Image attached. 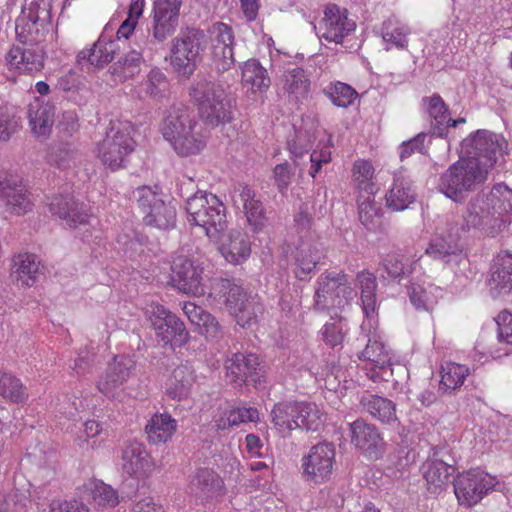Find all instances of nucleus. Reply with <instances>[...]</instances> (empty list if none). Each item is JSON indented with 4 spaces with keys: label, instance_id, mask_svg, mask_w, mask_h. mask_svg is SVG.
Wrapping results in <instances>:
<instances>
[{
    "label": "nucleus",
    "instance_id": "18",
    "mask_svg": "<svg viewBox=\"0 0 512 512\" xmlns=\"http://www.w3.org/2000/svg\"><path fill=\"white\" fill-rule=\"evenodd\" d=\"M356 29V22L349 18L348 11L330 3L325 6L319 23L321 37L328 42L340 44Z\"/></svg>",
    "mask_w": 512,
    "mask_h": 512
},
{
    "label": "nucleus",
    "instance_id": "39",
    "mask_svg": "<svg viewBox=\"0 0 512 512\" xmlns=\"http://www.w3.org/2000/svg\"><path fill=\"white\" fill-rule=\"evenodd\" d=\"M441 288L426 281H413L408 286L411 304L418 311L432 312L438 304Z\"/></svg>",
    "mask_w": 512,
    "mask_h": 512
},
{
    "label": "nucleus",
    "instance_id": "23",
    "mask_svg": "<svg viewBox=\"0 0 512 512\" xmlns=\"http://www.w3.org/2000/svg\"><path fill=\"white\" fill-rule=\"evenodd\" d=\"M196 380L197 374L193 364L188 360H181L167 377L164 394L170 400L185 401L190 397Z\"/></svg>",
    "mask_w": 512,
    "mask_h": 512
},
{
    "label": "nucleus",
    "instance_id": "30",
    "mask_svg": "<svg viewBox=\"0 0 512 512\" xmlns=\"http://www.w3.org/2000/svg\"><path fill=\"white\" fill-rule=\"evenodd\" d=\"M190 492L201 499L208 501L224 493L223 479L210 468H199L190 480Z\"/></svg>",
    "mask_w": 512,
    "mask_h": 512
},
{
    "label": "nucleus",
    "instance_id": "14",
    "mask_svg": "<svg viewBox=\"0 0 512 512\" xmlns=\"http://www.w3.org/2000/svg\"><path fill=\"white\" fill-rule=\"evenodd\" d=\"M496 485L494 476L487 472L472 468L460 473L454 480V493L458 503L464 507H472Z\"/></svg>",
    "mask_w": 512,
    "mask_h": 512
},
{
    "label": "nucleus",
    "instance_id": "54",
    "mask_svg": "<svg viewBox=\"0 0 512 512\" xmlns=\"http://www.w3.org/2000/svg\"><path fill=\"white\" fill-rule=\"evenodd\" d=\"M78 152L70 143H58L50 147L47 162L59 170L73 168L77 164Z\"/></svg>",
    "mask_w": 512,
    "mask_h": 512
},
{
    "label": "nucleus",
    "instance_id": "17",
    "mask_svg": "<svg viewBox=\"0 0 512 512\" xmlns=\"http://www.w3.org/2000/svg\"><path fill=\"white\" fill-rule=\"evenodd\" d=\"M49 211L74 229L86 228L96 218L90 206L71 196H54L49 203Z\"/></svg>",
    "mask_w": 512,
    "mask_h": 512
},
{
    "label": "nucleus",
    "instance_id": "24",
    "mask_svg": "<svg viewBox=\"0 0 512 512\" xmlns=\"http://www.w3.org/2000/svg\"><path fill=\"white\" fill-rule=\"evenodd\" d=\"M351 443L371 459H378L383 452V439L377 428L358 419L350 424Z\"/></svg>",
    "mask_w": 512,
    "mask_h": 512
},
{
    "label": "nucleus",
    "instance_id": "25",
    "mask_svg": "<svg viewBox=\"0 0 512 512\" xmlns=\"http://www.w3.org/2000/svg\"><path fill=\"white\" fill-rule=\"evenodd\" d=\"M50 17L25 9L16 19L15 33L17 41L38 45L48 32Z\"/></svg>",
    "mask_w": 512,
    "mask_h": 512
},
{
    "label": "nucleus",
    "instance_id": "26",
    "mask_svg": "<svg viewBox=\"0 0 512 512\" xmlns=\"http://www.w3.org/2000/svg\"><path fill=\"white\" fill-rule=\"evenodd\" d=\"M502 142L500 137L487 130H478L469 139L464 142L465 147H470L469 153L473 154L471 157L482 160V164H490L491 170L497 160V154L502 150Z\"/></svg>",
    "mask_w": 512,
    "mask_h": 512
},
{
    "label": "nucleus",
    "instance_id": "61",
    "mask_svg": "<svg viewBox=\"0 0 512 512\" xmlns=\"http://www.w3.org/2000/svg\"><path fill=\"white\" fill-rule=\"evenodd\" d=\"M227 45H235V36L232 27L223 22L213 24L210 49Z\"/></svg>",
    "mask_w": 512,
    "mask_h": 512
},
{
    "label": "nucleus",
    "instance_id": "59",
    "mask_svg": "<svg viewBox=\"0 0 512 512\" xmlns=\"http://www.w3.org/2000/svg\"><path fill=\"white\" fill-rule=\"evenodd\" d=\"M210 52L212 64L220 73L230 70L236 62L234 57V45L211 48Z\"/></svg>",
    "mask_w": 512,
    "mask_h": 512
},
{
    "label": "nucleus",
    "instance_id": "22",
    "mask_svg": "<svg viewBox=\"0 0 512 512\" xmlns=\"http://www.w3.org/2000/svg\"><path fill=\"white\" fill-rule=\"evenodd\" d=\"M226 376L231 382L242 384L251 382L255 385L264 382L259 357L253 353H234L225 362Z\"/></svg>",
    "mask_w": 512,
    "mask_h": 512
},
{
    "label": "nucleus",
    "instance_id": "12",
    "mask_svg": "<svg viewBox=\"0 0 512 512\" xmlns=\"http://www.w3.org/2000/svg\"><path fill=\"white\" fill-rule=\"evenodd\" d=\"M336 448L328 441L311 446L301 458L303 478L314 484H324L332 479L336 467Z\"/></svg>",
    "mask_w": 512,
    "mask_h": 512
},
{
    "label": "nucleus",
    "instance_id": "55",
    "mask_svg": "<svg viewBox=\"0 0 512 512\" xmlns=\"http://www.w3.org/2000/svg\"><path fill=\"white\" fill-rule=\"evenodd\" d=\"M323 93L333 105L340 108H348L358 97L357 91L351 85L341 81L330 82L323 89Z\"/></svg>",
    "mask_w": 512,
    "mask_h": 512
},
{
    "label": "nucleus",
    "instance_id": "37",
    "mask_svg": "<svg viewBox=\"0 0 512 512\" xmlns=\"http://www.w3.org/2000/svg\"><path fill=\"white\" fill-rule=\"evenodd\" d=\"M422 472L428 491L437 494L449 484L454 467L440 459L428 458L422 465Z\"/></svg>",
    "mask_w": 512,
    "mask_h": 512
},
{
    "label": "nucleus",
    "instance_id": "32",
    "mask_svg": "<svg viewBox=\"0 0 512 512\" xmlns=\"http://www.w3.org/2000/svg\"><path fill=\"white\" fill-rule=\"evenodd\" d=\"M319 243L316 240L298 241L294 254V274L299 280H306L322 258Z\"/></svg>",
    "mask_w": 512,
    "mask_h": 512
},
{
    "label": "nucleus",
    "instance_id": "46",
    "mask_svg": "<svg viewBox=\"0 0 512 512\" xmlns=\"http://www.w3.org/2000/svg\"><path fill=\"white\" fill-rule=\"evenodd\" d=\"M83 493L98 507H114L119 503L118 493L112 486L98 479H89L83 485Z\"/></svg>",
    "mask_w": 512,
    "mask_h": 512
},
{
    "label": "nucleus",
    "instance_id": "7",
    "mask_svg": "<svg viewBox=\"0 0 512 512\" xmlns=\"http://www.w3.org/2000/svg\"><path fill=\"white\" fill-rule=\"evenodd\" d=\"M209 296L222 302L237 324L243 328L256 324L262 311L261 305L250 301L240 285L228 279L217 280Z\"/></svg>",
    "mask_w": 512,
    "mask_h": 512
},
{
    "label": "nucleus",
    "instance_id": "1",
    "mask_svg": "<svg viewBox=\"0 0 512 512\" xmlns=\"http://www.w3.org/2000/svg\"><path fill=\"white\" fill-rule=\"evenodd\" d=\"M512 190L505 184L495 185L485 197L477 195L463 213L462 230L483 229L493 234L510 221Z\"/></svg>",
    "mask_w": 512,
    "mask_h": 512
},
{
    "label": "nucleus",
    "instance_id": "27",
    "mask_svg": "<svg viewBox=\"0 0 512 512\" xmlns=\"http://www.w3.org/2000/svg\"><path fill=\"white\" fill-rule=\"evenodd\" d=\"M416 191L413 182L401 171L393 174V181L385 193V205L393 212H401L416 201Z\"/></svg>",
    "mask_w": 512,
    "mask_h": 512
},
{
    "label": "nucleus",
    "instance_id": "8",
    "mask_svg": "<svg viewBox=\"0 0 512 512\" xmlns=\"http://www.w3.org/2000/svg\"><path fill=\"white\" fill-rule=\"evenodd\" d=\"M205 35L199 29H190L175 37L170 47L169 62L180 77L189 79L202 61Z\"/></svg>",
    "mask_w": 512,
    "mask_h": 512
},
{
    "label": "nucleus",
    "instance_id": "40",
    "mask_svg": "<svg viewBox=\"0 0 512 512\" xmlns=\"http://www.w3.org/2000/svg\"><path fill=\"white\" fill-rule=\"evenodd\" d=\"M258 421L259 411L251 406H229L222 409L220 414L214 418L218 430H226L240 424L257 423Z\"/></svg>",
    "mask_w": 512,
    "mask_h": 512
},
{
    "label": "nucleus",
    "instance_id": "20",
    "mask_svg": "<svg viewBox=\"0 0 512 512\" xmlns=\"http://www.w3.org/2000/svg\"><path fill=\"white\" fill-rule=\"evenodd\" d=\"M183 0H155L152 8L151 31L153 38L164 42L174 34L179 24Z\"/></svg>",
    "mask_w": 512,
    "mask_h": 512
},
{
    "label": "nucleus",
    "instance_id": "38",
    "mask_svg": "<svg viewBox=\"0 0 512 512\" xmlns=\"http://www.w3.org/2000/svg\"><path fill=\"white\" fill-rule=\"evenodd\" d=\"M351 181L356 196L376 194L378 188L375 182V167L371 160L358 158L353 162Z\"/></svg>",
    "mask_w": 512,
    "mask_h": 512
},
{
    "label": "nucleus",
    "instance_id": "9",
    "mask_svg": "<svg viewBox=\"0 0 512 512\" xmlns=\"http://www.w3.org/2000/svg\"><path fill=\"white\" fill-rule=\"evenodd\" d=\"M145 317L154 331L159 343L172 347H183L190 334L184 322L170 310L159 303H151L145 309Z\"/></svg>",
    "mask_w": 512,
    "mask_h": 512
},
{
    "label": "nucleus",
    "instance_id": "19",
    "mask_svg": "<svg viewBox=\"0 0 512 512\" xmlns=\"http://www.w3.org/2000/svg\"><path fill=\"white\" fill-rule=\"evenodd\" d=\"M121 466L131 478L142 482L150 479L158 468L146 447L139 442H130L124 447Z\"/></svg>",
    "mask_w": 512,
    "mask_h": 512
},
{
    "label": "nucleus",
    "instance_id": "43",
    "mask_svg": "<svg viewBox=\"0 0 512 512\" xmlns=\"http://www.w3.org/2000/svg\"><path fill=\"white\" fill-rule=\"evenodd\" d=\"M360 404L373 419L383 424H392L398 420L396 405L388 398L369 394L361 398Z\"/></svg>",
    "mask_w": 512,
    "mask_h": 512
},
{
    "label": "nucleus",
    "instance_id": "3",
    "mask_svg": "<svg viewBox=\"0 0 512 512\" xmlns=\"http://www.w3.org/2000/svg\"><path fill=\"white\" fill-rule=\"evenodd\" d=\"M189 96L205 124L217 127L233 119L232 101L221 84L196 79L189 88Z\"/></svg>",
    "mask_w": 512,
    "mask_h": 512
},
{
    "label": "nucleus",
    "instance_id": "31",
    "mask_svg": "<svg viewBox=\"0 0 512 512\" xmlns=\"http://www.w3.org/2000/svg\"><path fill=\"white\" fill-rule=\"evenodd\" d=\"M54 107L35 97L28 105V123L32 134L46 139L50 136L54 124Z\"/></svg>",
    "mask_w": 512,
    "mask_h": 512
},
{
    "label": "nucleus",
    "instance_id": "62",
    "mask_svg": "<svg viewBox=\"0 0 512 512\" xmlns=\"http://www.w3.org/2000/svg\"><path fill=\"white\" fill-rule=\"evenodd\" d=\"M20 119L7 108H0V142H7L19 130Z\"/></svg>",
    "mask_w": 512,
    "mask_h": 512
},
{
    "label": "nucleus",
    "instance_id": "13",
    "mask_svg": "<svg viewBox=\"0 0 512 512\" xmlns=\"http://www.w3.org/2000/svg\"><path fill=\"white\" fill-rule=\"evenodd\" d=\"M45 59V51L39 45L18 41L5 53L4 65L10 73L34 77L44 69Z\"/></svg>",
    "mask_w": 512,
    "mask_h": 512
},
{
    "label": "nucleus",
    "instance_id": "21",
    "mask_svg": "<svg viewBox=\"0 0 512 512\" xmlns=\"http://www.w3.org/2000/svg\"><path fill=\"white\" fill-rule=\"evenodd\" d=\"M0 201L10 213L21 215L32 209L30 194L23 182L0 170Z\"/></svg>",
    "mask_w": 512,
    "mask_h": 512
},
{
    "label": "nucleus",
    "instance_id": "47",
    "mask_svg": "<svg viewBox=\"0 0 512 512\" xmlns=\"http://www.w3.org/2000/svg\"><path fill=\"white\" fill-rule=\"evenodd\" d=\"M297 401H282L276 403L270 413L271 422L281 433H291L297 430L296 425Z\"/></svg>",
    "mask_w": 512,
    "mask_h": 512
},
{
    "label": "nucleus",
    "instance_id": "63",
    "mask_svg": "<svg viewBox=\"0 0 512 512\" xmlns=\"http://www.w3.org/2000/svg\"><path fill=\"white\" fill-rule=\"evenodd\" d=\"M345 335L341 320L326 323L322 328L323 341L332 348L342 345Z\"/></svg>",
    "mask_w": 512,
    "mask_h": 512
},
{
    "label": "nucleus",
    "instance_id": "44",
    "mask_svg": "<svg viewBox=\"0 0 512 512\" xmlns=\"http://www.w3.org/2000/svg\"><path fill=\"white\" fill-rule=\"evenodd\" d=\"M103 423L94 418L82 423L74 438V444L83 452H89L104 446L106 441L99 439L103 433Z\"/></svg>",
    "mask_w": 512,
    "mask_h": 512
},
{
    "label": "nucleus",
    "instance_id": "58",
    "mask_svg": "<svg viewBox=\"0 0 512 512\" xmlns=\"http://www.w3.org/2000/svg\"><path fill=\"white\" fill-rule=\"evenodd\" d=\"M313 216L309 212L308 206L302 204L299 210L294 215L293 229L299 237V241L302 240H315V233L312 230Z\"/></svg>",
    "mask_w": 512,
    "mask_h": 512
},
{
    "label": "nucleus",
    "instance_id": "15",
    "mask_svg": "<svg viewBox=\"0 0 512 512\" xmlns=\"http://www.w3.org/2000/svg\"><path fill=\"white\" fill-rule=\"evenodd\" d=\"M137 201L146 225L167 230L173 228L176 222V209L171 203H166L160 195L150 187L143 186L137 190Z\"/></svg>",
    "mask_w": 512,
    "mask_h": 512
},
{
    "label": "nucleus",
    "instance_id": "48",
    "mask_svg": "<svg viewBox=\"0 0 512 512\" xmlns=\"http://www.w3.org/2000/svg\"><path fill=\"white\" fill-rule=\"evenodd\" d=\"M0 396L15 404H25L29 399L28 390L21 379L2 371H0Z\"/></svg>",
    "mask_w": 512,
    "mask_h": 512
},
{
    "label": "nucleus",
    "instance_id": "16",
    "mask_svg": "<svg viewBox=\"0 0 512 512\" xmlns=\"http://www.w3.org/2000/svg\"><path fill=\"white\" fill-rule=\"evenodd\" d=\"M135 370L134 360L126 355H118L108 364L103 376L97 382L98 390L107 398L121 401L124 396L123 384Z\"/></svg>",
    "mask_w": 512,
    "mask_h": 512
},
{
    "label": "nucleus",
    "instance_id": "64",
    "mask_svg": "<svg viewBox=\"0 0 512 512\" xmlns=\"http://www.w3.org/2000/svg\"><path fill=\"white\" fill-rule=\"evenodd\" d=\"M23 507V496L17 489L0 492V512H19Z\"/></svg>",
    "mask_w": 512,
    "mask_h": 512
},
{
    "label": "nucleus",
    "instance_id": "10",
    "mask_svg": "<svg viewBox=\"0 0 512 512\" xmlns=\"http://www.w3.org/2000/svg\"><path fill=\"white\" fill-rule=\"evenodd\" d=\"M208 278L202 263L185 255H177L171 264L170 283L179 292L200 297L207 291Z\"/></svg>",
    "mask_w": 512,
    "mask_h": 512
},
{
    "label": "nucleus",
    "instance_id": "49",
    "mask_svg": "<svg viewBox=\"0 0 512 512\" xmlns=\"http://www.w3.org/2000/svg\"><path fill=\"white\" fill-rule=\"evenodd\" d=\"M142 62V54L136 50L125 54L111 67V74L114 77V81L116 83H123L132 79L141 71Z\"/></svg>",
    "mask_w": 512,
    "mask_h": 512
},
{
    "label": "nucleus",
    "instance_id": "53",
    "mask_svg": "<svg viewBox=\"0 0 512 512\" xmlns=\"http://www.w3.org/2000/svg\"><path fill=\"white\" fill-rule=\"evenodd\" d=\"M356 203L360 222L368 229H375L382 216L381 208L375 201V195L356 196Z\"/></svg>",
    "mask_w": 512,
    "mask_h": 512
},
{
    "label": "nucleus",
    "instance_id": "50",
    "mask_svg": "<svg viewBox=\"0 0 512 512\" xmlns=\"http://www.w3.org/2000/svg\"><path fill=\"white\" fill-rule=\"evenodd\" d=\"M356 285L361 292L362 309L366 316L375 312L377 281L374 273L362 270L356 275Z\"/></svg>",
    "mask_w": 512,
    "mask_h": 512
},
{
    "label": "nucleus",
    "instance_id": "52",
    "mask_svg": "<svg viewBox=\"0 0 512 512\" xmlns=\"http://www.w3.org/2000/svg\"><path fill=\"white\" fill-rule=\"evenodd\" d=\"M469 374L470 369L468 366L455 362H446L440 370L439 389L444 392L455 391L464 384Z\"/></svg>",
    "mask_w": 512,
    "mask_h": 512
},
{
    "label": "nucleus",
    "instance_id": "51",
    "mask_svg": "<svg viewBox=\"0 0 512 512\" xmlns=\"http://www.w3.org/2000/svg\"><path fill=\"white\" fill-rule=\"evenodd\" d=\"M410 28L397 19L389 18L384 21L382 26V38L386 43V50L395 47L397 49H406L408 46V35Z\"/></svg>",
    "mask_w": 512,
    "mask_h": 512
},
{
    "label": "nucleus",
    "instance_id": "36",
    "mask_svg": "<svg viewBox=\"0 0 512 512\" xmlns=\"http://www.w3.org/2000/svg\"><path fill=\"white\" fill-rule=\"evenodd\" d=\"M220 252L226 261L233 265L244 263L251 254V243L248 235L239 230L231 231L221 241Z\"/></svg>",
    "mask_w": 512,
    "mask_h": 512
},
{
    "label": "nucleus",
    "instance_id": "41",
    "mask_svg": "<svg viewBox=\"0 0 512 512\" xmlns=\"http://www.w3.org/2000/svg\"><path fill=\"white\" fill-rule=\"evenodd\" d=\"M297 429L306 432L320 431L326 422L327 414L314 402L297 401L296 405Z\"/></svg>",
    "mask_w": 512,
    "mask_h": 512
},
{
    "label": "nucleus",
    "instance_id": "28",
    "mask_svg": "<svg viewBox=\"0 0 512 512\" xmlns=\"http://www.w3.org/2000/svg\"><path fill=\"white\" fill-rule=\"evenodd\" d=\"M233 201L238 208L243 209L253 231L261 230L266 217L263 204L256 198L255 191L246 184H239L234 190Z\"/></svg>",
    "mask_w": 512,
    "mask_h": 512
},
{
    "label": "nucleus",
    "instance_id": "2",
    "mask_svg": "<svg viewBox=\"0 0 512 512\" xmlns=\"http://www.w3.org/2000/svg\"><path fill=\"white\" fill-rule=\"evenodd\" d=\"M163 138L179 157L200 155L207 146V137L188 107H172L160 124Z\"/></svg>",
    "mask_w": 512,
    "mask_h": 512
},
{
    "label": "nucleus",
    "instance_id": "4",
    "mask_svg": "<svg viewBox=\"0 0 512 512\" xmlns=\"http://www.w3.org/2000/svg\"><path fill=\"white\" fill-rule=\"evenodd\" d=\"M490 164L475 157H460L442 174L439 190L448 198L462 201L466 193L476 190L488 178Z\"/></svg>",
    "mask_w": 512,
    "mask_h": 512
},
{
    "label": "nucleus",
    "instance_id": "60",
    "mask_svg": "<svg viewBox=\"0 0 512 512\" xmlns=\"http://www.w3.org/2000/svg\"><path fill=\"white\" fill-rule=\"evenodd\" d=\"M460 251L457 244L449 243L444 238H435L428 244L425 253L433 259L446 261L452 254Z\"/></svg>",
    "mask_w": 512,
    "mask_h": 512
},
{
    "label": "nucleus",
    "instance_id": "34",
    "mask_svg": "<svg viewBox=\"0 0 512 512\" xmlns=\"http://www.w3.org/2000/svg\"><path fill=\"white\" fill-rule=\"evenodd\" d=\"M178 428L175 418L168 412L154 413L145 425L147 440L153 445H163L171 441Z\"/></svg>",
    "mask_w": 512,
    "mask_h": 512
},
{
    "label": "nucleus",
    "instance_id": "33",
    "mask_svg": "<svg viewBox=\"0 0 512 512\" xmlns=\"http://www.w3.org/2000/svg\"><path fill=\"white\" fill-rule=\"evenodd\" d=\"M421 106L429 118L432 134L441 138L446 137L450 111L442 97L437 93L423 97Z\"/></svg>",
    "mask_w": 512,
    "mask_h": 512
},
{
    "label": "nucleus",
    "instance_id": "45",
    "mask_svg": "<svg viewBox=\"0 0 512 512\" xmlns=\"http://www.w3.org/2000/svg\"><path fill=\"white\" fill-rule=\"evenodd\" d=\"M241 83L253 93H261L269 88L270 78L258 60L249 59L241 66Z\"/></svg>",
    "mask_w": 512,
    "mask_h": 512
},
{
    "label": "nucleus",
    "instance_id": "5",
    "mask_svg": "<svg viewBox=\"0 0 512 512\" xmlns=\"http://www.w3.org/2000/svg\"><path fill=\"white\" fill-rule=\"evenodd\" d=\"M134 133L135 125L130 121L110 123L105 137L95 147V156L106 169L115 172L126 168L137 147Z\"/></svg>",
    "mask_w": 512,
    "mask_h": 512
},
{
    "label": "nucleus",
    "instance_id": "42",
    "mask_svg": "<svg viewBox=\"0 0 512 512\" xmlns=\"http://www.w3.org/2000/svg\"><path fill=\"white\" fill-rule=\"evenodd\" d=\"M283 90L295 101L306 99L310 93L311 81L301 67L286 69L281 77Z\"/></svg>",
    "mask_w": 512,
    "mask_h": 512
},
{
    "label": "nucleus",
    "instance_id": "56",
    "mask_svg": "<svg viewBox=\"0 0 512 512\" xmlns=\"http://www.w3.org/2000/svg\"><path fill=\"white\" fill-rule=\"evenodd\" d=\"M359 359L368 361L374 367L384 369L391 363V357L385 345L378 339L369 338L364 350L359 354Z\"/></svg>",
    "mask_w": 512,
    "mask_h": 512
},
{
    "label": "nucleus",
    "instance_id": "6",
    "mask_svg": "<svg viewBox=\"0 0 512 512\" xmlns=\"http://www.w3.org/2000/svg\"><path fill=\"white\" fill-rule=\"evenodd\" d=\"M188 222L199 226L209 238H216L227 228L226 207L214 194L197 192L186 201Z\"/></svg>",
    "mask_w": 512,
    "mask_h": 512
},
{
    "label": "nucleus",
    "instance_id": "11",
    "mask_svg": "<svg viewBox=\"0 0 512 512\" xmlns=\"http://www.w3.org/2000/svg\"><path fill=\"white\" fill-rule=\"evenodd\" d=\"M353 294L345 272L326 271L317 280L315 306L321 310L340 309L352 299Z\"/></svg>",
    "mask_w": 512,
    "mask_h": 512
},
{
    "label": "nucleus",
    "instance_id": "57",
    "mask_svg": "<svg viewBox=\"0 0 512 512\" xmlns=\"http://www.w3.org/2000/svg\"><path fill=\"white\" fill-rule=\"evenodd\" d=\"M116 44L114 42H97L87 53L88 62L98 68H103L115 56Z\"/></svg>",
    "mask_w": 512,
    "mask_h": 512
},
{
    "label": "nucleus",
    "instance_id": "29",
    "mask_svg": "<svg viewBox=\"0 0 512 512\" xmlns=\"http://www.w3.org/2000/svg\"><path fill=\"white\" fill-rule=\"evenodd\" d=\"M490 294L499 297L512 290V255L499 253L491 266V275L487 282Z\"/></svg>",
    "mask_w": 512,
    "mask_h": 512
},
{
    "label": "nucleus",
    "instance_id": "35",
    "mask_svg": "<svg viewBox=\"0 0 512 512\" xmlns=\"http://www.w3.org/2000/svg\"><path fill=\"white\" fill-rule=\"evenodd\" d=\"M39 273V262L33 253L22 252L11 260L10 276L21 287H32Z\"/></svg>",
    "mask_w": 512,
    "mask_h": 512
}]
</instances>
